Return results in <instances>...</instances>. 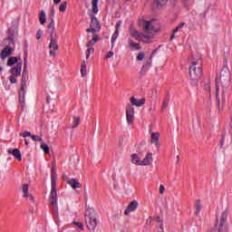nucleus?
<instances>
[{
	"label": "nucleus",
	"mask_w": 232,
	"mask_h": 232,
	"mask_svg": "<svg viewBox=\"0 0 232 232\" xmlns=\"http://www.w3.org/2000/svg\"><path fill=\"white\" fill-rule=\"evenodd\" d=\"M150 99H152V101L154 102H157V99H159V96L157 94V89L156 88L152 89L151 94H150Z\"/></svg>",
	"instance_id": "nucleus-36"
},
{
	"label": "nucleus",
	"mask_w": 232,
	"mask_h": 232,
	"mask_svg": "<svg viewBox=\"0 0 232 232\" xmlns=\"http://www.w3.org/2000/svg\"><path fill=\"white\" fill-rule=\"evenodd\" d=\"M25 146H28L29 142L28 140H24Z\"/></svg>",
	"instance_id": "nucleus-60"
},
{
	"label": "nucleus",
	"mask_w": 232,
	"mask_h": 232,
	"mask_svg": "<svg viewBox=\"0 0 232 232\" xmlns=\"http://www.w3.org/2000/svg\"><path fill=\"white\" fill-rule=\"evenodd\" d=\"M53 17H55V9L52 7L51 12L49 14V24H48V30H55V21L53 20Z\"/></svg>",
	"instance_id": "nucleus-13"
},
{
	"label": "nucleus",
	"mask_w": 232,
	"mask_h": 232,
	"mask_svg": "<svg viewBox=\"0 0 232 232\" xmlns=\"http://www.w3.org/2000/svg\"><path fill=\"white\" fill-rule=\"evenodd\" d=\"M91 17V24L90 26L91 28H94L97 32H99L102 28L101 23H99V20L95 15L90 14Z\"/></svg>",
	"instance_id": "nucleus-14"
},
{
	"label": "nucleus",
	"mask_w": 232,
	"mask_h": 232,
	"mask_svg": "<svg viewBox=\"0 0 232 232\" xmlns=\"http://www.w3.org/2000/svg\"><path fill=\"white\" fill-rule=\"evenodd\" d=\"M68 3L67 2H63L60 6H59V11L60 12H66V6Z\"/></svg>",
	"instance_id": "nucleus-40"
},
{
	"label": "nucleus",
	"mask_w": 232,
	"mask_h": 232,
	"mask_svg": "<svg viewBox=\"0 0 232 232\" xmlns=\"http://www.w3.org/2000/svg\"><path fill=\"white\" fill-rule=\"evenodd\" d=\"M227 210L223 211L222 215H221V221L219 224V227H218V232H228V226L227 223Z\"/></svg>",
	"instance_id": "nucleus-8"
},
{
	"label": "nucleus",
	"mask_w": 232,
	"mask_h": 232,
	"mask_svg": "<svg viewBox=\"0 0 232 232\" xmlns=\"http://www.w3.org/2000/svg\"><path fill=\"white\" fill-rule=\"evenodd\" d=\"M7 34L8 35H7L6 41L9 42V44H14V30L8 29Z\"/></svg>",
	"instance_id": "nucleus-27"
},
{
	"label": "nucleus",
	"mask_w": 232,
	"mask_h": 232,
	"mask_svg": "<svg viewBox=\"0 0 232 232\" xmlns=\"http://www.w3.org/2000/svg\"><path fill=\"white\" fill-rule=\"evenodd\" d=\"M128 44H129V46H131L135 50H142V47L140 46V44L133 42V40H131V39L128 40Z\"/></svg>",
	"instance_id": "nucleus-28"
},
{
	"label": "nucleus",
	"mask_w": 232,
	"mask_h": 232,
	"mask_svg": "<svg viewBox=\"0 0 232 232\" xmlns=\"http://www.w3.org/2000/svg\"><path fill=\"white\" fill-rule=\"evenodd\" d=\"M62 179L63 180H65V182H68V180L72 179H69L68 176H66L65 174H63Z\"/></svg>",
	"instance_id": "nucleus-55"
},
{
	"label": "nucleus",
	"mask_w": 232,
	"mask_h": 232,
	"mask_svg": "<svg viewBox=\"0 0 232 232\" xmlns=\"http://www.w3.org/2000/svg\"><path fill=\"white\" fill-rule=\"evenodd\" d=\"M140 41L145 43L146 44H150L151 43V36L150 34H140Z\"/></svg>",
	"instance_id": "nucleus-23"
},
{
	"label": "nucleus",
	"mask_w": 232,
	"mask_h": 232,
	"mask_svg": "<svg viewBox=\"0 0 232 232\" xmlns=\"http://www.w3.org/2000/svg\"><path fill=\"white\" fill-rule=\"evenodd\" d=\"M24 70H28V53L26 51L24 56Z\"/></svg>",
	"instance_id": "nucleus-37"
},
{
	"label": "nucleus",
	"mask_w": 232,
	"mask_h": 232,
	"mask_svg": "<svg viewBox=\"0 0 232 232\" xmlns=\"http://www.w3.org/2000/svg\"><path fill=\"white\" fill-rule=\"evenodd\" d=\"M12 53H14V47L6 45L0 53V59L5 61V59H6V57H10Z\"/></svg>",
	"instance_id": "nucleus-11"
},
{
	"label": "nucleus",
	"mask_w": 232,
	"mask_h": 232,
	"mask_svg": "<svg viewBox=\"0 0 232 232\" xmlns=\"http://www.w3.org/2000/svg\"><path fill=\"white\" fill-rule=\"evenodd\" d=\"M177 159H178V162H179V160H180V156H177Z\"/></svg>",
	"instance_id": "nucleus-62"
},
{
	"label": "nucleus",
	"mask_w": 232,
	"mask_h": 232,
	"mask_svg": "<svg viewBox=\"0 0 232 232\" xmlns=\"http://www.w3.org/2000/svg\"><path fill=\"white\" fill-rule=\"evenodd\" d=\"M117 37H119V31H115L111 36V44L113 46V44H115V42L117 41Z\"/></svg>",
	"instance_id": "nucleus-39"
},
{
	"label": "nucleus",
	"mask_w": 232,
	"mask_h": 232,
	"mask_svg": "<svg viewBox=\"0 0 232 232\" xmlns=\"http://www.w3.org/2000/svg\"><path fill=\"white\" fill-rule=\"evenodd\" d=\"M166 3H168V0H155L152 8H162Z\"/></svg>",
	"instance_id": "nucleus-22"
},
{
	"label": "nucleus",
	"mask_w": 232,
	"mask_h": 232,
	"mask_svg": "<svg viewBox=\"0 0 232 232\" xmlns=\"http://www.w3.org/2000/svg\"><path fill=\"white\" fill-rule=\"evenodd\" d=\"M24 197L25 198H28V200H30V202H34V196H32V194H30L29 192L24 193Z\"/></svg>",
	"instance_id": "nucleus-44"
},
{
	"label": "nucleus",
	"mask_w": 232,
	"mask_h": 232,
	"mask_svg": "<svg viewBox=\"0 0 232 232\" xmlns=\"http://www.w3.org/2000/svg\"><path fill=\"white\" fill-rule=\"evenodd\" d=\"M202 66H203L202 56L199 53L193 54L191 65L188 67V70H189V77L191 81H194V82L200 81V79L202 78V75L204 74Z\"/></svg>",
	"instance_id": "nucleus-2"
},
{
	"label": "nucleus",
	"mask_w": 232,
	"mask_h": 232,
	"mask_svg": "<svg viewBox=\"0 0 232 232\" xmlns=\"http://www.w3.org/2000/svg\"><path fill=\"white\" fill-rule=\"evenodd\" d=\"M86 32H87L88 34L92 33V34H94L97 32V29H95V28H93V27H91V28H87V29H86Z\"/></svg>",
	"instance_id": "nucleus-50"
},
{
	"label": "nucleus",
	"mask_w": 232,
	"mask_h": 232,
	"mask_svg": "<svg viewBox=\"0 0 232 232\" xmlns=\"http://www.w3.org/2000/svg\"><path fill=\"white\" fill-rule=\"evenodd\" d=\"M130 101L131 106H136L137 108H140V106H144V104H146L145 98L137 100V98L132 96V97H130Z\"/></svg>",
	"instance_id": "nucleus-16"
},
{
	"label": "nucleus",
	"mask_w": 232,
	"mask_h": 232,
	"mask_svg": "<svg viewBox=\"0 0 232 232\" xmlns=\"http://www.w3.org/2000/svg\"><path fill=\"white\" fill-rule=\"evenodd\" d=\"M7 153H9V155H14V159L19 160V162L23 160V155H21V150H19V149H9Z\"/></svg>",
	"instance_id": "nucleus-17"
},
{
	"label": "nucleus",
	"mask_w": 232,
	"mask_h": 232,
	"mask_svg": "<svg viewBox=\"0 0 232 232\" xmlns=\"http://www.w3.org/2000/svg\"><path fill=\"white\" fill-rule=\"evenodd\" d=\"M111 57H113V51H110L106 56L105 59H111Z\"/></svg>",
	"instance_id": "nucleus-51"
},
{
	"label": "nucleus",
	"mask_w": 232,
	"mask_h": 232,
	"mask_svg": "<svg viewBox=\"0 0 232 232\" xmlns=\"http://www.w3.org/2000/svg\"><path fill=\"white\" fill-rule=\"evenodd\" d=\"M28 189H29L28 184H23L22 185V192L23 193H28Z\"/></svg>",
	"instance_id": "nucleus-48"
},
{
	"label": "nucleus",
	"mask_w": 232,
	"mask_h": 232,
	"mask_svg": "<svg viewBox=\"0 0 232 232\" xmlns=\"http://www.w3.org/2000/svg\"><path fill=\"white\" fill-rule=\"evenodd\" d=\"M41 150H43L44 153L45 155H48L50 153V147L46 143H43L40 145Z\"/></svg>",
	"instance_id": "nucleus-35"
},
{
	"label": "nucleus",
	"mask_w": 232,
	"mask_h": 232,
	"mask_svg": "<svg viewBox=\"0 0 232 232\" xmlns=\"http://www.w3.org/2000/svg\"><path fill=\"white\" fill-rule=\"evenodd\" d=\"M28 70L24 69L22 73V80H21V87L19 90L18 97H19V103L22 108H24V95H26V82H28Z\"/></svg>",
	"instance_id": "nucleus-5"
},
{
	"label": "nucleus",
	"mask_w": 232,
	"mask_h": 232,
	"mask_svg": "<svg viewBox=\"0 0 232 232\" xmlns=\"http://www.w3.org/2000/svg\"><path fill=\"white\" fill-rule=\"evenodd\" d=\"M19 61H20V63H22L21 58H19V57H10L7 60V66H14V64H15V63L17 64V63H19Z\"/></svg>",
	"instance_id": "nucleus-25"
},
{
	"label": "nucleus",
	"mask_w": 232,
	"mask_h": 232,
	"mask_svg": "<svg viewBox=\"0 0 232 232\" xmlns=\"http://www.w3.org/2000/svg\"><path fill=\"white\" fill-rule=\"evenodd\" d=\"M50 44H49V55L51 57H55V52L59 50V44L57 43V39H59V36H57V33L55 32V29H50Z\"/></svg>",
	"instance_id": "nucleus-6"
},
{
	"label": "nucleus",
	"mask_w": 232,
	"mask_h": 232,
	"mask_svg": "<svg viewBox=\"0 0 232 232\" xmlns=\"http://www.w3.org/2000/svg\"><path fill=\"white\" fill-rule=\"evenodd\" d=\"M67 184H69V186H71L72 189H79L82 188V185L81 184V182H79V179H68Z\"/></svg>",
	"instance_id": "nucleus-18"
},
{
	"label": "nucleus",
	"mask_w": 232,
	"mask_h": 232,
	"mask_svg": "<svg viewBox=\"0 0 232 232\" xmlns=\"http://www.w3.org/2000/svg\"><path fill=\"white\" fill-rule=\"evenodd\" d=\"M156 222H158V224H160V226L162 227V218H160V217L156 218Z\"/></svg>",
	"instance_id": "nucleus-56"
},
{
	"label": "nucleus",
	"mask_w": 232,
	"mask_h": 232,
	"mask_svg": "<svg viewBox=\"0 0 232 232\" xmlns=\"http://www.w3.org/2000/svg\"><path fill=\"white\" fill-rule=\"evenodd\" d=\"M140 26L142 28L145 34H151V32H153L155 28L151 21H146V20L140 21Z\"/></svg>",
	"instance_id": "nucleus-9"
},
{
	"label": "nucleus",
	"mask_w": 232,
	"mask_h": 232,
	"mask_svg": "<svg viewBox=\"0 0 232 232\" xmlns=\"http://www.w3.org/2000/svg\"><path fill=\"white\" fill-rule=\"evenodd\" d=\"M20 136H21V137H24V139H26V137L32 138V133H31L30 131L26 130V131H24V132H22V133L20 134Z\"/></svg>",
	"instance_id": "nucleus-46"
},
{
	"label": "nucleus",
	"mask_w": 232,
	"mask_h": 232,
	"mask_svg": "<svg viewBox=\"0 0 232 232\" xmlns=\"http://www.w3.org/2000/svg\"><path fill=\"white\" fill-rule=\"evenodd\" d=\"M144 57H145L144 53H139L136 59L137 61H143Z\"/></svg>",
	"instance_id": "nucleus-47"
},
{
	"label": "nucleus",
	"mask_w": 232,
	"mask_h": 232,
	"mask_svg": "<svg viewBox=\"0 0 232 232\" xmlns=\"http://www.w3.org/2000/svg\"><path fill=\"white\" fill-rule=\"evenodd\" d=\"M47 102L50 103V97H47Z\"/></svg>",
	"instance_id": "nucleus-61"
},
{
	"label": "nucleus",
	"mask_w": 232,
	"mask_h": 232,
	"mask_svg": "<svg viewBox=\"0 0 232 232\" xmlns=\"http://www.w3.org/2000/svg\"><path fill=\"white\" fill-rule=\"evenodd\" d=\"M49 200L51 202V208L56 213L59 214V208L57 207V171L55 168L51 169V193L49 196Z\"/></svg>",
	"instance_id": "nucleus-3"
},
{
	"label": "nucleus",
	"mask_w": 232,
	"mask_h": 232,
	"mask_svg": "<svg viewBox=\"0 0 232 232\" xmlns=\"http://www.w3.org/2000/svg\"><path fill=\"white\" fill-rule=\"evenodd\" d=\"M39 22L40 24H44L46 23V13L44 11L40 12Z\"/></svg>",
	"instance_id": "nucleus-30"
},
{
	"label": "nucleus",
	"mask_w": 232,
	"mask_h": 232,
	"mask_svg": "<svg viewBox=\"0 0 232 232\" xmlns=\"http://www.w3.org/2000/svg\"><path fill=\"white\" fill-rule=\"evenodd\" d=\"M31 139L34 141V142H43V138H41V136H37V135H32Z\"/></svg>",
	"instance_id": "nucleus-41"
},
{
	"label": "nucleus",
	"mask_w": 232,
	"mask_h": 232,
	"mask_svg": "<svg viewBox=\"0 0 232 232\" xmlns=\"http://www.w3.org/2000/svg\"><path fill=\"white\" fill-rule=\"evenodd\" d=\"M226 139V133L222 134L221 140H220V146H224V140Z\"/></svg>",
	"instance_id": "nucleus-54"
},
{
	"label": "nucleus",
	"mask_w": 232,
	"mask_h": 232,
	"mask_svg": "<svg viewBox=\"0 0 232 232\" xmlns=\"http://www.w3.org/2000/svg\"><path fill=\"white\" fill-rule=\"evenodd\" d=\"M130 35H131V37H134L135 39H140V34L139 33V31H137L135 29L130 30Z\"/></svg>",
	"instance_id": "nucleus-38"
},
{
	"label": "nucleus",
	"mask_w": 232,
	"mask_h": 232,
	"mask_svg": "<svg viewBox=\"0 0 232 232\" xmlns=\"http://www.w3.org/2000/svg\"><path fill=\"white\" fill-rule=\"evenodd\" d=\"M121 24H122V22H121V21H118L116 23V25H115L116 30H115V32H119V29L121 28Z\"/></svg>",
	"instance_id": "nucleus-52"
},
{
	"label": "nucleus",
	"mask_w": 232,
	"mask_h": 232,
	"mask_svg": "<svg viewBox=\"0 0 232 232\" xmlns=\"http://www.w3.org/2000/svg\"><path fill=\"white\" fill-rule=\"evenodd\" d=\"M130 159L132 164H137L138 166H140V164L142 163V161H140V157H139V155L137 154H132L130 156Z\"/></svg>",
	"instance_id": "nucleus-26"
},
{
	"label": "nucleus",
	"mask_w": 232,
	"mask_h": 232,
	"mask_svg": "<svg viewBox=\"0 0 232 232\" xmlns=\"http://www.w3.org/2000/svg\"><path fill=\"white\" fill-rule=\"evenodd\" d=\"M220 85L222 88L221 93ZM229 86H231V74H229V72H226V71L222 69L220 73V82H218V79H216L215 82L216 101L218 110H222L224 108V102L220 100V95L224 100V93L227 91Z\"/></svg>",
	"instance_id": "nucleus-1"
},
{
	"label": "nucleus",
	"mask_w": 232,
	"mask_h": 232,
	"mask_svg": "<svg viewBox=\"0 0 232 232\" xmlns=\"http://www.w3.org/2000/svg\"><path fill=\"white\" fill-rule=\"evenodd\" d=\"M139 208V202L137 200L131 201L127 208L124 211V215L128 216L130 213H132L133 211H137V208Z\"/></svg>",
	"instance_id": "nucleus-12"
},
{
	"label": "nucleus",
	"mask_w": 232,
	"mask_h": 232,
	"mask_svg": "<svg viewBox=\"0 0 232 232\" xmlns=\"http://www.w3.org/2000/svg\"><path fill=\"white\" fill-rule=\"evenodd\" d=\"M208 90H211V87L208 86Z\"/></svg>",
	"instance_id": "nucleus-64"
},
{
	"label": "nucleus",
	"mask_w": 232,
	"mask_h": 232,
	"mask_svg": "<svg viewBox=\"0 0 232 232\" xmlns=\"http://www.w3.org/2000/svg\"><path fill=\"white\" fill-rule=\"evenodd\" d=\"M169 105V96H167L164 99L163 103L161 105L162 111H164V110H166V108H168Z\"/></svg>",
	"instance_id": "nucleus-34"
},
{
	"label": "nucleus",
	"mask_w": 232,
	"mask_h": 232,
	"mask_svg": "<svg viewBox=\"0 0 232 232\" xmlns=\"http://www.w3.org/2000/svg\"><path fill=\"white\" fill-rule=\"evenodd\" d=\"M134 119H135V108H133L132 105L129 103L126 106V120L129 126L133 124Z\"/></svg>",
	"instance_id": "nucleus-7"
},
{
	"label": "nucleus",
	"mask_w": 232,
	"mask_h": 232,
	"mask_svg": "<svg viewBox=\"0 0 232 232\" xmlns=\"http://www.w3.org/2000/svg\"><path fill=\"white\" fill-rule=\"evenodd\" d=\"M92 14H97L99 12V7L97 5H99V0H92Z\"/></svg>",
	"instance_id": "nucleus-32"
},
{
	"label": "nucleus",
	"mask_w": 232,
	"mask_h": 232,
	"mask_svg": "<svg viewBox=\"0 0 232 232\" xmlns=\"http://www.w3.org/2000/svg\"><path fill=\"white\" fill-rule=\"evenodd\" d=\"M81 74H82V77H86V75H87L86 61H82V63L81 64Z\"/></svg>",
	"instance_id": "nucleus-31"
},
{
	"label": "nucleus",
	"mask_w": 232,
	"mask_h": 232,
	"mask_svg": "<svg viewBox=\"0 0 232 232\" xmlns=\"http://www.w3.org/2000/svg\"><path fill=\"white\" fill-rule=\"evenodd\" d=\"M72 224L82 231L84 229V225L82 222H72Z\"/></svg>",
	"instance_id": "nucleus-45"
},
{
	"label": "nucleus",
	"mask_w": 232,
	"mask_h": 232,
	"mask_svg": "<svg viewBox=\"0 0 232 232\" xmlns=\"http://www.w3.org/2000/svg\"><path fill=\"white\" fill-rule=\"evenodd\" d=\"M85 224L90 232H95L97 227V212L93 208H87L85 211Z\"/></svg>",
	"instance_id": "nucleus-4"
},
{
	"label": "nucleus",
	"mask_w": 232,
	"mask_h": 232,
	"mask_svg": "<svg viewBox=\"0 0 232 232\" xmlns=\"http://www.w3.org/2000/svg\"><path fill=\"white\" fill-rule=\"evenodd\" d=\"M95 52V48L90 47L86 51V59H90V53H93Z\"/></svg>",
	"instance_id": "nucleus-43"
},
{
	"label": "nucleus",
	"mask_w": 232,
	"mask_h": 232,
	"mask_svg": "<svg viewBox=\"0 0 232 232\" xmlns=\"http://www.w3.org/2000/svg\"><path fill=\"white\" fill-rule=\"evenodd\" d=\"M160 133L159 132H152L150 135V142L154 144L156 148H160Z\"/></svg>",
	"instance_id": "nucleus-15"
},
{
	"label": "nucleus",
	"mask_w": 232,
	"mask_h": 232,
	"mask_svg": "<svg viewBox=\"0 0 232 232\" xmlns=\"http://www.w3.org/2000/svg\"><path fill=\"white\" fill-rule=\"evenodd\" d=\"M152 63H153V55H150L147 60V62L145 63V64L142 66L141 72L143 73H146V72H148V70L151 68Z\"/></svg>",
	"instance_id": "nucleus-19"
},
{
	"label": "nucleus",
	"mask_w": 232,
	"mask_h": 232,
	"mask_svg": "<svg viewBox=\"0 0 232 232\" xmlns=\"http://www.w3.org/2000/svg\"><path fill=\"white\" fill-rule=\"evenodd\" d=\"M195 215L197 217H198V213H200V209H202V204L200 203V200L199 199H197L196 200V203H195Z\"/></svg>",
	"instance_id": "nucleus-29"
},
{
	"label": "nucleus",
	"mask_w": 232,
	"mask_h": 232,
	"mask_svg": "<svg viewBox=\"0 0 232 232\" xmlns=\"http://www.w3.org/2000/svg\"><path fill=\"white\" fill-rule=\"evenodd\" d=\"M147 224H151V217L147 219Z\"/></svg>",
	"instance_id": "nucleus-57"
},
{
	"label": "nucleus",
	"mask_w": 232,
	"mask_h": 232,
	"mask_svg": "<svg viewBox=\"0 0 232 232\" xmlns=\"http://www.w3.org/2000/svg\"><path fill=\"white\" fill-rule=\"evenodd\" d=\"M54 5H59L61 3V0H53Z\"/></svg>",
	"instance_id": "nucleus-58"
},
{
	"label": "nucleus",
	"mask_w": 232,
	"mask_h": 232,
	"mask_svg": "<svg viewBox=\"0 0 232 232\" xmlns=\"http://www.w3.org/2000/svg\"><path fill=\"white\" fill-rule=\"evenodd\" d=\"M80 124H81V118L74 116L72 129L75 130V128H77Z\"/></svg>",
	"instance_id": "nucleus-33"
},
{
	"label": "nucleus",
	"mask_w": 232,
	"mask_h": 232,
	"mask_svg": "<svg viewBox=\"0 0 232 232\" xmlns=\"http://www.w3.org/2000/svg\"><path fill=\"white\" fill-rule=\"evenodd\" d=\"M0 72H3V67H0Z\"/></svg>",
	"instance_id": "nucleus-63"
},
{
	"label": "nucleus",
	"mask_w": 232,
	"mask_h": 232,
	"mask_svg": "<svg viewBox=\"0 0 232 232\" xmlns=\"http://www.w3.org/2000/svg\"><path fill=\"white\" fill-rule=\"evenodd\" d=\"M41 37H43V30L39 29L36 33L37 41H39V39H41Z\"/></svg>",
	"instance_id": "nucleus-49"
},
{
	"label": "nucleus",
	"mask_w": 232,
	"mask_h": 232,
	"mask_svg": "<svg viewBox=\"0 0 232 232\" xmlns=\"http://www.w3.org/2000/svg\"><path fill=\"white\" fill-rule=\"evenodd\" d=\"M97 41H101V37H99L97 34H94L92 39L86 44V47L90 48V46L95 45V43H97Z\"/></svg>",
	"instance_id": "nucleus-24"
},
{
	"label": "nucleus",
	"mask_w": 232,
	"mask_h": 232,
	"mask_svg": "<svg viewBox=\"0 0 232 232\" xmlns=\"http://www.w3.org/2000/svg\"><path fill=\"white\" fill-rule=\"evenodd\" d=\"M159 232H164V228L162 227H160Z\"/></svg>",
	"instance_id": "nucleus-59"
},
{
	"label": "nucleus",
	"mask_w": 232,
	"mask_h": 232,
	"mask_svg": "<svg viewBox=\"0 0 232 232\" xmlns=\"http://www.w3.org/2000/svg\"><path fill=\"white\" fill-rule=\"evenodd\" d=\"M9 81L11 84H17V76L12 74L11 76H9Z\"/></svg>",
	"instance_id": "nucleus-42"
},
{
	"label": "nucleus",
	"mask_w": 232,
	"mask_h": 232,
	"mask_svg": "<svg viewBox=\"0 0 232 232\" xmlns=\"http://www.w3.org/2000/svg\"><path fill=\"white\" fill-rule=\"evenodd\" d=\"M186 23L181 22L178 24V26L173 30V33L170 36V41H173V39H175V34H177V32H179V30H182V28H184Z\"/></svg>",
	"instance_id": "nucleus-21"
},
{
	"label": "nucleus",
	"mask_w": 232,
	"mask_h": 232,
	"mask_svg": "<svg viewBox=\"0 0 232 232\" xmlns=\"http://www.w3.org/2000/svg\"><path fill=\"white\" fill-rule=\"evenodd\" d=\"M21 72H23V62L17 63L15 67L9 70V73H11V75H14L15 77H19L21 75Z\"/></svg>",
	"instance_id": "nucleus-10"
},
{
	"label": "nucleus",
	"mask_w": 232,
	"mask_h": 232,
	"mask_svg": "<svg viewBox=\"0 0 232 232\" xmlns=\"http://www.w3.org/2000/svg\"><path fill=\"white\" fill-rule=\"evenodd\" d=\"M153 160V153L149 152L146 154L143 160H141L140 166H150V162Z\"/></svg>",
	"instance_id": "nucleus-20"
},
{
	"label": "nucleus",
	"mask_w": 232,
	"mask_h": 232,
	"mask_svg": "<svg viewBox=\"0 0 232 232\" xmlns=\"http://www.w3.org/2000/svg\"><path fill=\"white\" fill-rule=\"evenodd\" d=\"M164 191H166V188H164V185L160 186V195H164Z\"/></svg>",
	"instance_id": "nucleus-53"
}]
</instances>
